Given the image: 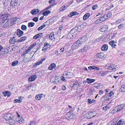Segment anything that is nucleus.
<instances>
[{"label":"nucleus","mask_w":125,"mask_h":125,"mask_svg":"<svg viewBox=\"0 0 125 125\" xmlns=\"http://www.w3.org/2000/svg\"><path fill=\"white\" fill-rule=\"evenodd\" d=\"M59 82V80H58L55 79L54 81H52V83L56 84H57Z\"/></svg>","instance_id":"nucleus-52"},{"label":"nucleus","mask_w":125,"mask_h":125,"mask_svg":"<svg viewBox=\"0 0 125 125\" xmlns=\"http://www.w3.org/2000/svg\"><path fill=\"white\" fill-rule=\"evenodd\" d=\"M31 49L30 47H29L26 51L24 52L23 53L21 54V56H25L26 54L28 53V52H30Z\"/></svg>","instance_id":"nucleus-20"},{"label":"nucleus","mask_w":125,"mask_h":125,"mask_svg":"<svg viewBox=\"0 0 125 125\" xmlns=\"http://www.w3.org/2000/svg\"><path fill=\"white\" fill-rule=\"evenodd\" d=\"M66 117L68 120L72 119L73 118L74 115L73 114L71 113L70 112H69L66 114Z\"/></svg>","instance_id":"nucleus-11"},{"label":"nucleus","mask_w":125,"mask_h":125,"mask_svg":"<svg viewBox=\"0 0 125 125\" xmlns=\"http://www.w3.org/2000/svg\"><path fill=\"white\" fill-rule=\"evenodd\" d=\"M108 48V45L106 44H104L101 47V50L103 51H106Z\"/></svg>","instance_id":"nucleus-16"},{"label":"nucleus","mask_w":125,"mask_h":125,"mask_svg":"<svg viewBox=\"0 0 125 125\" xmlns=\"http://www.w3.org/2000/svg\"><path fill=\"white\" fill-rule=\"evenodd\" d=\"M105 67L107 69L110 70H113L116 68V66L114 64H108L106 65Z\"/></svg>","instance_id":"nucleus-7"},{"label":"nucleus","mask_w":125,"mask_h":125,"mask_svg":"<svg viewBox=\"0 0 125 125\" xmlns=\"http://www.w3.org/2000/svg\"><path fill=\"white\" fill-rule=\"evenodd\" d=\"M88 48L87 46H85L83 48L80 50L79 52H85L88 49Z\"/></svg>","instance_id":"nucleus-19"},{"label":"nucleus","mask_w":125,"mask_h":125,"mask_svg":"<svg viewBox=\"0 0 125 125\" xmlns=\"http://www.w3.org/2000/svg\"><path fill=\"white\" fill-rule=\"evenodd\" d=\"M32 20L33 21L36 22L38 20V19L37 17H35L33 18V19Z\"/></svg>","instance_id":"nucleus-62"},{"label":"nucleus","mask_w":125,"mask_h":125,"mask_svg":"<svg viewBox=\"0 0 125 125\" xmlns=\"http://www.w3.org/2000/svg\"><path fill=\"white\" fill-rule=\"evenodd\" d=\"M14 117H13V118H12V119H10L9 121V123L10 125H12L15 122L14 120Z\"/></svg>","instance_id":"nucleus-35"},{"label":"nucleus","mask_w":125,"mask_h":125,"mask_svg":"<svg viewBox=\"0 0 125 125\" xmlns=\"http://www.w3.org/2000/svg\"><path fill=\"white\" fill-rule=\"evenodd\" d=\"M105 55L103 53H99L96 55V57L97 58L102 59L104 57Z\"/></svg>","instance_id":"nucleus-14"},{"label":"nucleus","mask_w":125,"mask_h":125,"mask_svg":"<svg viewBox=\"0 0 125 125\" xmlns=\"http://www.w3.org/2000/svg\"><path fill=\"white\" fill-rule=\"evenodd\" d=\"M13 116L11 114H8L6 115L5 119L7 121H8L10 119H12V118H13Z\"/></svg>","instance_id":"nucleus-15"},{"label":"nucleus","mask_w":125,"mask_h":125,"mask_svg":"<svg viewBox=\"0 0 125 125\" xmlns=\"http://www.w3.org/2000/svg\"><path fill=\"white\" fill-rule=\"evenodd\" d=\"M114 43H115V42L114 41H112L109 42V43L110 45L112 46L113 45V44Z\"/></svg>","instance_id":"nucleus-60"},{"label":"nucleus","mask_w":125,"mask_h":125,"mask_svg":"<svg viewBox=\"0 0 125 125\" xmlns=\"http://www.w3.org/2000/svg\"><path fill=\"white\" fill-rule=\"evenodd\" d=\"M32 53V52H31L30 53H29L28 54V55L30 57L28 58L25 56H24V59H23V61L26 63L27 62L30 60L31 59V58L33 57V55L32 56L30 57V55H31V54Z\"/></svg>","instance_id":"nucleus-8"},{"label":"nucleus","mask_w":125,"mask_h":125,"mask_svg":"<svg viewBox=\"0 0 125 125\" xmlns=\"http://www.w3.org/2000/svg\"><path fill=\"white\" fill-rule=\"evenodd\" d=\"M22 102V101L20 99H15L14 100V103H20V102Z\"/></svg>","instance_id":"nucleus-51"},{"label":"nucleus","mask_w":125,"mask_h":125,"mask_svg":"<svg viewBox=\"0 0 125 125\" xmlns=\"http://www.w3.org/2000/svg\"><path fill=\"white\" fill-rule=\"evenodd\" d=\"M66 86L64 85H63L62 87V90H66Z\"/></svg>","instance_id":"nucleus-61"},{"label":"nucleus","mask_w":125,"mask_h":125,"mask_svg":"<svg viewBox=\"0 0 125 125\" xmlns=\"http://www.w3.org/2000/svg\"><path fill=\"white\" fill-rule=\"evenodd\" d=\"M23 34V32L21 30L19 29H18L17 30V35L19 37H20L22 36Z\"/></svg>","instance_id":"nucleus-21"},{"label":"nucleus","mask_w":125,"mask_h":125,"mask_svg":"<svg viewBox=\"0 0 125 125\" xmlns=\"http://www.w3.org/2000/svg\"><path fill=\"white\" fill-rule=\"evenodd\" d=\"M57 19V17L56 16H55L52 18L51 20L53 21H55Z\"/></svg>","instance_id":"nucleus-56"},{"label":"nucleus","mask_w":125,"mask_h":125,"mask_svg":"<svg viewBox=\"0 0 125 125\" xmlns=\"http://www.w3.org/2000/svg\"><path fill=\"white\" fill-rule=\"evenodd\" d=\"M98 7V6L97 5H96L93 6L92 9L93 10H95L96 9V8H97Z\"/></svg>","instance_id":"nucleus-57"},{"label":"nucleus","mask_w":125,"mask_h":125,"mask_svg":"<svg viewBox=\"0 0 125 125\" xmlns=\"http://www.w3.org/2000/svg\"><path fill=\"white\" fill-rule=\"evenodd\" d=\"M87 40V38L86 36H84L80 38L78 41L82 45Z\"/></svg>","instance_id":"nucleus-4"},{"label":"nucleus","mask_w":125,"mask_h":125,"mask_svg":"<svg viewBox=\"0 0 125 125\" xmlns=\"http://www.w3.org/2000/svg\"><path fill=\"white\" fill-rule=\"evenodd\" d=\"M44 46L43 47L42 49V51L45 52L47 50V49L50 47V44L47 42H45L44 44Z\"/></svg>","instance_id":"nucleus-10"},{"label":"nucleus","mask_w":125,"mask_h":125,"mask_svg":"<svg viewBox=\"0 0 125 125\" xmlns=\"http://www.w3.org/2000/svg\"><path fill=\"white\" fill-rule=\"evenodd\" d=\"M43 94H39L36 95L35 98L36 100H40L42 97Z\"/></svg>","instance_id":"nucleus-29"},{"label":"nucleus","mask_w":125,"mask_h":125,"mask_svg":"<svg viewBox=\"0 0 125 125\" xmlns=\"http://www.w3.org/2000/svg\"><path fill=\"white\" fill-rule=\"evenodd\" d=\"M55 35L54 34H51L49 35L50 39L51 40H53V38L55 39V38L54 37Z\"/></svg>","instance_id":"nucleus-40"},{"label":"nucleus","mask_w":125,"mask_h":125,"mask_svg":"<svg viewBox=\"0 0 125 125\" xmlns=\"http://www.w3.org/2000/svg\"><path fill=\"white\" fill-rule=\"evenodd\" d=\"M79 41L77 40L73 43L72 46V49L70 50V51L73 52V50L77 49L78 47L82 46Z\"/></svg>","instance_id":"nucleus-3"},{"label":"nucleus","mask_w":125,"mask_h":125,"mask_svg":"<svg viewBox=\"0 0 125 125\" xmlns=\"http://www.w3.org/2000/svg\"><path fill=\"white\" fill-rule=\"evenodd\" d=\"M120 90L121 92H125V85H122L121 86Z\"/></svg>","instance_id":"nucleus-33"},{"label":"nucleus","mask_w":125,"mask_h":125,"mask_svg":"<svg viewBox=\"0 0 125 125\" xmlns=\"http://www.w3.org/2000/svg\"><path fill=\"white\" fill-rule=\"evenodd\" d=\"M100 18L101 19V21H102V22L107 19L106 17H105V15Z\"/></svg>","instance_id":"nucleus-38"},{"label":"nucleus","mask_w":125,"mask_h":125,"mask_svg":"<svg viewBox=\"0 0 125 125\" xmlns=\"http://www.w3.org/2000/svg\"><path fill=\"white\" fill-rule=\"evenodd\" d=\"M117 125H125V122L122 120H120L117 123Z\"/></svg>","instance_id":"nucleus-31"},{"label":"nucleus","mask_w":125,"mask_h":125,"mask_svg":"<svg viewBox=\"0 0 125 125\" xmlns=\"http://www.w3.org/2000/svg\"><path fill=\"white\" fill-rule=\"evenodd\" d=\"M35 23L33 22H29L28 24V26L29 27H32L34 26Z\"/></svg>","instance_id":"nucleus-36"},{"label":"nucleus","mask_w":125,"mask_h":125,"mask_svg":"<svg viewBox=\"0 0 125 125\" xmlns=\"http://www.w3.org/2000/svg\"><path fill=\"white\" fill-rule=\"evenodd\" d=\"M86 23H83L82 24L79 26L77 28H73L70 31L71 34L74 36H75L77 34V32L80 31L81 30H82L84 28V25L85 26Z\"/></svg>","instance_id":"nucleus-1"},{"label":"nucleus","mask_w":125,"mask_h":125,"mask_svg":"<svg viewBox=\"0 0 125 125\" xmlns=\"http://www.w3.org/2000/svg\"><path fill=\"white\" fill-rule=\"evenodd\" d=\"M108 26L106 25H103L100 27L99 30L101 32H104L106 31L108 29Z\"/></svg>","instance_id":"nucleus-12"},{"label":"nucleus","mask_w":125,"mask_h":125,"mask_svg":"<svg viewBox=\"0 0 125 125\" xmlns=\"http://www.w3.org/2000/svg\"><path fill=\"white\" fill-rule=\"evenodd\" d=\"M15 37H13L12 38H11L9 41V42L11 44H14L15 42H17V41H16L14 39Z\"/></svg>","instance_id":"nucleus-28"},{"label":"nucleus","mask_w":125,"mask_h":125,"mask_svg":"<svg viewBox=\"0 0 125 125\" xmlns=\"http://www.w3.org/2000/svg\"><path fill=\"white\" fill-rule=\"evenodd\" d=\"M95 66H90L88 67V68L89 70H93L94 69Z\"/></svg>","instance_id":"nucleus-54"},{"label":"nucleus","mask_w":125,"mask_h":125,"mask_svg":"<svg viewBox=\"0 0 125 125\" xmlns=\"http://www.w3.org/2000/svg\"><path fill=\"white\" fill-rule=\"evenodd\" d=\"M39 11V10L38 9H34L31 10L30 13L32 15L36 14L38 13Z\"/></svg>","instance_id":"nucleus-18"},{"label":"nucleus","mask_w":125,"mask_h":125,"mask_svg":"<svg viewBox=\"0 0 125 125\" xmlns=\"http://www.w3.org/2000/svg\"><path fill=\"white\" fill-rule=\"evenodd\" d=\"M67 8V7L65 6H63L61 7L60 9V11H64Z\"/></svg>","instance_id":"nucleus-41"},{"label":"nucleus","mask_w":125,"mask_h":125,"mask_svg":"<svg viewBox=\"0 0 125 125\" xmlns=\"http://www.w3.org/2000/svg\"><path fill=\"white\" fill-rule=\"evenodd\" d=\"M36 45V43L35 42H34L29 47H30V48L31 49H32L33 47L35 46Z\"/></svg>","instance_id":"nucleus-55"},{"label":"nucleus","mask_w":125,"mask_h":125,"mask_svg":"<svg viewBox=\"0 0 125 125\" xmlns=\"http://www.w3.org/2000/svg\"><path fill=\"white\" fill-rule=\"evenodd\" d=\"M90 16V14L89 13H86L83 16V19L84 20H85L89 18Z\"/></svg>","instance_id":"nucleus-27"},{"label":"nucleus","mask_w":125,"mask_h":125,"mask_svg":"<svg viewBox=\"0 0 125 125\" xmlns=\"http://www.w3.org/2000/svg\"><path fill=\"white\" fill-rule=\"evenodd\" d=\"M18 62V61H14L12 63V65L14 66L17 64Z\"/></svg>","instance_id":"nucleus-45"},{"label":"nucleus","mask_w":125,"mask_h":125,"mask_svg":"<svg viewBox=\"0 0 125 125\" xmlns=\"http://www.w3.org/2000/svg\"><path fill=\"white\" fill-rule=\"evenodd\" d=\"M43 34V33H40L38 34H37V36H38V38H40L42 35Z\"/></svg>","instance_id":"nucleus-63"},{"label":"nucleus","mask_w":125,"mask_h":125,"mask_svg":"<svg viewBox=\"0 0 125 125\" xmlns=\"http://www.w3.org/2000/svg\"><path fill=\"white\" fill-rule=\"evenodd\" d=\"M46 24H44L43 25H42V26H40L39 27L38 29V31H40L44 27H45L46 26Z\"/></svg>","instance_id":"nucleus-39"},{"label":"nucleus","mask_w":125,"mask_h":125,"mask_svg":"<svg viewBox=\"0 0 125 125\" xmlns=\"http://www.w3.org/2000/svg\"><path fill=\"white\" fill-rule=\"evenodd\" d=\"M21 119L19 118V120L17 121L18 122L20 123H21L22 122H23V119L21 117Z\"/></svg>","instance_id":"nucleus-48"},{"label":"nucleus","mask_w":125,"mask_h":125,"mask_svg":"<svg viewBox=\"0 0 125 125\" xmlns=\"http://www.w3.org/2000/svg\"><path fill=\"white\" fill-rule=\"evenodd\" d=\"M125 109V104H122L116 106L113 110V112H116Z\"/></svg>","instance_id":"nucleus-2"},{"label":"nucleus","mask_w":125,"mask_h":125,"mask_svg":"<svg viewBox=\"0 0 125 125\" xmlns=\"http://www.w3.org/2000/svg\"><path fill=\"white\" fill-rule=\"evenodd\" d=\"M10 16V15L5 13L4 14L0 15V19L3 20L5 21L6 20L9 19V17Z\"/></svg>","instance_id":"nucleus-5"},{"label":"nucleus","mask_w":125,"mask_h":125,"mask_svg":"<svg viewBox=\"0 0 125 125\" xmlns=\"http://www.w3.org/2000/svg\"><path fill=\"white\" fill-rule=\"evenodd\" d=\"M21 29L23 30H26L27 29V27L24 25H22L21 27Z\"/></svg>","instance_id":"nucleus-47"},{"label":"nucleus","mask_w":125,"mask_h":125,"mask_svg":"<svg viewBox=\"0 0 125 125\" xmlns=\"http://www.w3.org/2000/svg\"><path fill=\"white\" fill-rule=\"evenodd\" d=\"M93 92H94V91L93 90H90L89 91V94H90L92 95V94H93Z\"/></svg>","instance_id":"nucleus-64"},{"label":"nucleus","mask_w":125,"mask_h":125,"mask_svg":"<svg viewBox=\"0 0 125 125\" xmlns=\"http://www.w3.org/2000/svg\"><path fill=\"white\" fill-rule=\"evenodd\" d=\"M114 94V93L112 91H111L108 94V96L110 97H111L113 96Z\"/></svg>","instance_id":"nucleus-49"},{"label":"nucleus","mask_w":125,"mask_h":125,"mask_svg":"<svg viewBox=\"0 0 125 125\" xmlns=\"http://www.w3.org/2000/svg\"><path fill=\"white\" fill-rule=\"evenodd\" d=\"M103 109L104 110H106L107 109H109V107L108 106H106L103 107Z\"/></svg>","instance_id":"nucleus-53"},{"label":"nucleus","mask_w":125,"mask_h":125,"mask_svg":"<svg viewBox=\"0 0 125 125\" xmlns=\"http://www.w3.org/2000/svg\"><path fill=\"white\" fill-rule=\"evenodd\" d=\"M37 78V76L36 75H33L31 76L29 79V81L32 82L35 80Z\"/></svg>","instance_id":"nucleus-17"},{"label":"nucleus","mask_w":125,"mask_h":125,"mask_svg":"<svg viewBox=\"0 0 125 125\" xmlns=\"http://www.w3.org/2000/svg\"><path fill=\"white\" fill-rule=\"evenodd\" d=\"M102 85L100 83H95L94 84V87H95L97 89H99Z\"/></svg>","instance_id":"nucleus-34"},{"label":"nucleus","mask_w":125,"mask_h":125,"mask_svg":"<svg viewBox=\"0 0 125 125\" xmlns=\"http://www.w3.org/2000/svg\"><path fill=\"white\" fill-rule=\"evenodd\" d=\"M30 124L29 125H36L37 123L35 121H31L30 122Z\"/></svg>","instance_id":"nucleus-44"},{"label":"nucleus","mask_w":125,"mask_h":125,"mask_svg":"<svg viewBox=\"0 0 125 125\" xmlns=\"http://www.w3.org/2000/svg\"><path fill=\"white\" fill-rule=\"evenodd\" d=\"M45 59V58H43L38 62L35 63V66H36L37 65H39L42 64V63L44 61Z\"/></svg>","instance_id":"nucleus-22"},{"label":"nucleus","mask_w":125,"mask_h":125,"mask_svg":"<svg viewBox=\"0 0 125 125\" xmlns=\"http://www.w3.org/2000/svg\"><path fill=\"white\" fill-rule=\"evenodd\" d=\"M71 73L69 72H68L65 74V75H64L65 76V77L66 78H70L71 77Z\"/></svg>","instance_id":"nucleus-32"},{"label":"nucleus","mask_w":125,"mask_h":125,"mask_svg":"<svg viewBox=\"0 0 125 125\" xmlns=\"http://www.w3.org/2000/svg\"><path fill=\"white\" fill-rule=\"evenodd\" d=\"M86 80V82L88 83H91L94 82L95 81V80L94 79H90L88 78Z\"/></svg>","instance_id":"nucleus-30"},{"label":"nucleus","mask_w":125,"mask_h":125,"mask_svg":"<svg viewBox=\"0 0 125 125\" xmlns=\"http://www.w3.org/2000/svg\"><path fill=\"white\" fill-rule=\"evenodd\" d=\"M88 102L90 104L94 103L95 101V100L94 99L91 100V99H88Z\"/></svg>","instance_id":"nucleus-43"},{"label":"nucleus","mask_w":125,"mask_h":125,"mask_svg":"<svg viewBox=\"0 0 125 125\" xmlns=\"http://www.w3.org/2000/svg\"><path fill=\"white\" fill-rule=\"evenodd\" d=\"M108 125H116V124L115 122L110 121L108 124Z\"/></svg>","instance_id":"nucleus-50"},{"label":"nucleus","mask_w":125,"mask_h":125,"mask_svg":"<svg viewBox=\"0 0 125 125\" xmlns=\"http://www.w3.org/2000/svg\"><path fill=\"white\" fill-rule=\"evenodd\" d=\"M112 15L111 13V12L108 13L107 14H105V17L107 18L110 17Z\"/></svg>","instance_id":"nucleus-46"},{"label":"nucleus","mask_w":125,"mask_h":125,"mask_svg":"<svg viewBox=\"0 0 125 125\" xmlns=\"http://www.w3.org/2000/svg\"><path fill=\"white\" fill-rule=\"evenodd\" d=\"M108 73V71H104L99 72L98 73V74L99 76H104L106 75Z\"/></svg>","instance_id":"nucleus-13"},{"label":"nucleus","mask_w":125,"mask_h":125,"mask_svg":"<svg viewBox=\"0 0 125 125\" xmlns=\"http://www.w3.org/2000/svg\"><path fill=\"white\" fill-rule=\"evenodd\" d=\"M86 114L89 116L87 117V118L88 119H89L92 117H94L97 114V113H96L95 111H90L88 112V113H87Z\"/></svg>","instance_id":"nucleus-6"},{"label":"nucleus","mask_w":125,"mask_h":125,"mask_svg":"<svg viewBox=\"0 0 125 125\" xmlns=\"http://www.w3.org/2000/svg\"><path fill=\"white\" fill-rule=\"evenodd\" d=\"M73 35L71 34L70 32L68 33L67 35H66L65 36L66 37L65 38H66L69 39H71L73 37Z\"/></svg>","instance_id":"nucleus-26"},{"label":"nucleus","mask_w":125,"mask_h":125,"mask_svg":"<svg viewBox=\"0 0 125 125\" xmlns=\"http://www.w3.org/2000/svg\"><path fill=\"white\" fill-rule=\"evenodd\" d=\"M27 37L25 36H24L21 37L20 39L17 40V42H22L25 40L26 39Z\"/></svg>","instance_id":"nucleus-24"},{"label":"nucleus","mask_w":125,"mask_h":125,"mask_svg":"<svg viewBox=\"0 0 125 125\" xmlns=\"http://www.w3.org/2000/svg\"><path fill=\"white\" fill-rule=\"evenodd\" d=\"M102 22V21H101V19L100 18L97 19L96 21H95V23L96 24H98L99 23H101Z\"/></svg>","instance_id":"nucleus-42"},{"label":"nucleus","mask_w":125,"mask_h":125,"mask_svg":"<svg viewBox=\"0 0 125 125\" xmlns=\"http://www.w3.org/2000/svg\"><path fill=\"white\" fill-rule=\"evenodd\" d=\"M4 20H3L1 19L0 20V25H3V24L5 22Z\"/></svg>","instance_id":"nucleus-59"},{"label":"nucleus","mask_w":125,"mask_h":125,"mask_svg":"<svg viewBox=\"0 0 125 125\" xmlns=\"http://www.w3.org/2000/svg\"><path fill=\"white\" fill-rule=\"evenodd\" d=\"M10 92H6L5 93V94L8 96H10Z\"/></svg>","instance_id":"nucleus-58"},{"label":"nucleus","mask_w":125,"mask_h":125,"mask_svg":"<svg viewBox=\"0 0 125 125\" xmlns=\"http://www.w3.org/2000/svg\"><path fill=\"white\" fill-rule=\"evenodd\" d=\"M12 25V20H8L4 24V26L5 28L9 27Z\"/></svg>","instance_id":"nucleus-9"},{"label":"nucleus","mask_w":125,"mask_h":125,"mask_svg":"<svg viewBox=\"0 0 125 125\" xmlns=\"http://www.w3.org/2000/svg\"><path fill=\"white\" fill-rule=\"evenodd\" d=\"M79 14L76 11L72 12L68 15V16L69 17H71L73 16L78 15Z\"/></svg>","instance_id":"nucleus-25"},{"label":"nucleus","mask_w":125,"mask_h":125,"mask_svg":"<svg viewBox=\"0 0 125 125\" xmlns=\"http://www.w3.org/2000/svg\"><path fill=\"white\" fill-rule=\"evenodd\" d=\"M56 67L55 64L54 63H52L49 66V69L50 70H52L54 69Z\"/></svg>","instance_id":"nucleus-23"},{"label":"nucleus","mask_w":125,"mask_h":125,"mask_svg":"<svg viewBox=\"0 0 125 125\" xmlns=\"http://www.w3.org/2000/svg\"><path fill=\"white\" fill-rule=\"evenodd\" d=\"M80 84L78 82H76L73 84V85L72 86V88H74L75 87H78L79 86Z\"/></svg>","instance_id":"nucleus-37"}]
</instances>
